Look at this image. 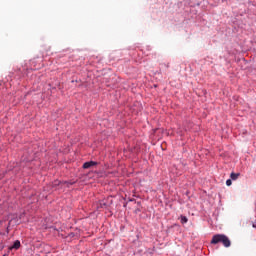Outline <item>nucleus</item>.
<instances>
[{
  "label": "nucleus",
  "mask_w": 256,
  "mask_h": 256,
  "mask_svg": "<svg viewBox=\"0 0 256 256\" xmlns=\"http://www.w3.org/2000/svg\"><path fill=\"white\" fill-rule=\"evenodd\" d=\"M217 243L223 244L224 247H231V240L225 234H216L212 237L211 244L217 245Z\"/></svg>",
  "instance_id": "obj_1"
},
{
  "label": "nucleus",
  "mask_w": 256,
  "mask_h": 256,
  "mask_svg": "<svg viewBox=\"0 0 256 256\" xmlns=\"http://www.w3.org/2000/svg\"><path fill=\"white\" fill-rule=\"evenodd\" d=\"M95 165H97V162L95 161L85 162L83 164V169H91V167H95Z\"/></svg>",
  "instance_id": "obj_2"
},
{
  "label": "nucleus",
  "mask_w": 256,
  "mask_h": 256,
  "mask_svg": "<svg viewBox=\"0 0 256 256\" xmlns=\"http://www.w3.org/2000/svg\"><path fill=\"white\" fill-rule=\"evenodd\" d=\"M239 173H231L230 174V179H232V181H237V179H239Z\"/></svg>",
  "instance_id": "obj_3"
},
{
  "label": "nucleus",
  "mask_w": 256,
  "mask_h": 256,
  "mask_svg": "<svg viewBox=\"0 0 256 256\" xmlns=\"http://www.w3.org/2000/svg\"><path fill=\"white\" fill-rule=\"evenodd\" d=\"M19 247H21V242L16 240L12 246V249H19Z\"/></svg>",
  "instance_id": "obj_4"
},
{
  "label": "nucleus",
  "mask_w": 256,
  "mask_h": 256,
  "mask_svg": "<svg viewBox=\"0 0 256 256\" xmlns=\"http://www.w3.org/2000/svg\"><path fill=\"white\" fill-rule=\"evenodd\" d=\"M189 220L187 219V217L186 216H181V223L182 224H185V223H187Z\"/></svg>",
  "instance_id": "obj_5"
},
{
  "label": "nucleus",
  "mask_w": 256,
  "mask_h": 256,
  "mask_svg": "<svg viewBox=\"0 0 256 256\" xmlns=\"http://www.w3.org/2000/svg\"><path fill=\"white\" fill-rule=\"evenodd\" d=\"M100 207H101V209H103V207H107V203H105V201H101L100 202Z\"/></svg>",
  "instance_id": "obj_6"
},
{
  "label": "nucleus",
  "mask_w": 256,
  "mask_h": 256,
  "mask_svg": "<svg viewBox=\"0 0 256 256\" xmlns=\"http://www.w3.org/2000/svg\"><path fill=\"white\" fill-rule=\"evenodd\" d=\"M232 183H233V182L231 181V179H228V180L226 181L227 187H231Z\"/></svg>",
  "instance_id": "obj_7"
},
{
  "label": "nucleus",
  "mask_w": 256,
  "mask_h": 256,
  "mask_svg": "<svg viewBox=\"0 0 256 256\" xmlns=\"http://www.w3.org/2000/svg\"><path fill=\"white\" fill-rule=\"evenodd\" d=\"M163 65H164V67H166V69H169V63L163 64Z\"/></svg>",
  "instance_id": "obj_8"
}]
</instances>
